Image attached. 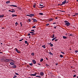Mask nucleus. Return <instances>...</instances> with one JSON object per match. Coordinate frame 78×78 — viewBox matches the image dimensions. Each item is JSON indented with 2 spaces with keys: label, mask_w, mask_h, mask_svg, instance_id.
Segmentation results:
<instances>
[{
  "label": "nucleus",
  "mask_w": 78,
  "mask_h": 78,
  "mask_svg": "<svg viewBox=\"0 0 78 78\" xmlns=\"http://www.w3.org/2000/svg\"><path fill=\"white\" fill-rule=\"evenodd\" d=\"M65 25H67V27H69V26H70V24L69 23V22H68V23H65Z\"/></svg>",
  "instance_id": "nucleus-1"
},
{
  "label": "nucleus",
  "mask_w": 78,
  "mask_h": 78,
  "mask_svg": "<svg viewBox=\"0 0 78 78\" xmlns=\"http://www.w3.org/2000/svg\"><path fill=\"white\" fill-rule=\"evenodd\" d=\"M16 50V52L18 53H20V51H19L17 50V48H15Z\"/></svg>",
  "instance_id": "nucleus-2"
},
{
  "label": "nucleus",
  "mask_w": 78,
  "mask_h": 78,
  "mask_svg": "<svg viewBox=\"0 0 78 78\" xmlns=\"http://www.w3.org/2000/svg\"><path fill=\"white\" fill-rule=\"evenodd\" d=\"M32 20H33V21L34 22H37V20H36L35 19L32 18Z\"/></svg>",
  "instance_id": "nucleus-3"
},
{
  "label": "nucleus",
  "mask_w": 78,
  "mask_h": 78,
  "mask_svg": "<svg viewBox=\"0 0 78 78\" xmlns=\"http://www.w3.org/2000/svg\"><path fill=\"white\" fill-rule=\"evenodd\" d=\"M9 12H15V10H14V9H12V11L10 10H9Z\"/></svg>",
  "instance_id": "nucleus-4"
},
{
  "label": "nucleus",
  "mask_w": 78,
  "mask_h": 78,
  "mask_svg": "<svg viewBox=\"0 0 78 78\" xmlns=\"http://www.w3.org/2000/svg\"><path fill=\"white\" fill-rule=\"evenodd\" d=\"M66 2H67V0H65L63 2H62V4L63 5H65V4L66 3Z\"/></svg>",
  "instance_id": "nucleus-5"
},
{
  "label": "nucleus",
  "mask_w": 78,
  "mask_h": 78,
  "mask_svg": "<svg viewBox=\"0 0 78 78\" xmlns=\"http://www.w3.org/2000/svg\"><path fill=\"white\" fill-rule=\"evenodd\" d=\"M12 67L13 69H15V68H16L17 67V66L16 65H14L13 66H12Z\"/></svg>",
  "instance_id": "nucleus-6"
},
{
  "label": "nucleus",
  "mask_w": 78,
  "mask_h": 78,
  "mask_svg": "<svg viewBox=\"0 0 78 78\" xmlns=\"http://www.w3.org/2000/svg\"><path fill=\"white\" fill-rule=\"evenodd\" d=\"M40 74L41 76H43L44 75V73H43L42 72H41L40 73Z\"/></svg>",
  "instance_id": "nucleus-7"
},
{
  "label": "nucleus",
  "mask_w": 78,
  "mask_h": 78,
  "mask_svg": "<svg viewBox=\"0 0 78 78\" xmlns=\"http://www.w3.org/2000/svg\"><path fill=\"white\" fill-rule=\"evenodd\" d=\"M32 62L34 64H35L36 63V61H35V60H32Z\"/></svg>",
  "instance_id": "nucleus-8"
},
{
  "label": "nucleus",
  "mask_w": 78,
  "mask_h": 78,
  "mask_svg": "<svg viewBox=\"0 0 78 78\" xmlns=\"http://www.w3.org/2000/svg\"><path fill=\"white\" fill-rule=\"evenodd\" d=\"M30 17H33V16H34V14H30Z\"/></svg>",
  "instance_id": "nucleus-9"
},
{
  "label": "nucleus",
  "mask_w": 78,
  "mask_h": 78,
  "mask_svg": "<svg viewBox=\"0 0 78 78\" xmlns=\"http://www.w3.org/2000/svg\"><path fill=\"white\" fill-rule=\"evenodd\" d=\"M53 18H50L49 19V21L51 22V21H53Z\"/></svg>",
  "instance_id": "nucleus-10"
},
{
  "label": "nucleus",
  "mask_w": 78,
  "mask_h": 78,
  "mask_svg": "<svg viewBox=\"0 0 78 78\" xmlns=\"http://www.w3.org/2000/svg\"><path fill=\"white\" fill-rule=\"evenodd\" d=\"M10 6H13V7H17V5H10Z\"/></svg>",
  "instance_id": "nucleus-11"
},
{
  "label": "nucleus",
  "mask_w": 78,
  "mask_h": 78,
  "mask_svg": "<svg viewBox=\"0 0 78 78\" xmlns=\"http://www.w3.org/2000/svg\"><path fill=\"white\" fill-rule=\"evenodd\" d=\"M5 62H9V59H6L5 60Z\"/></svg>",
  "instance_id": "nucleus-12"
},
{
  "label": "nucleus",
  "mask_w": 78,
  "mask_h": 78,
  "mask_svg": "<svg viewBox=\"0 0 78 78\" xmlns=\"http://www.w3.org/2000/svg\"><path fill=\"white\" fill-rule=\"evenodd\" d=\"M36 73H35V74H31L30 76H36Z\"/></svg>",
  "instance_id": "nucleus-13"
},
{
  "label": "nucleus",
  "mask_w": 78,
  "mask_h": 78,
  "mask_svg": "<svg viewBox=\"0 0 78 78\" xmlns=\"http://www.w3.org/2000/svg\"><path fill=\"white\" fill-rule=\"evenodd\" d=\"M9 61H12V62H15V61H14L12 59H9Z\"/></svg>",
  "instance_id": "nucleus-14"
},
{
  "label": "nucleus",
  "mask_w": 78,
  "mask_h": 78,
  "mask_svg": "<svg viewBox=\"0 0 78 78\" xmlns=\"http://www.w3.org/2000/svg\"><path fill=\"white\" fill-rule=\"evenodd\" d=\"M2 17H4V15H0V18H2Z\"/></svg>",
  "instance_id": "nucleus-15"
},
{
  "label": "nucleus",
  "mask_w": 78,
  "mask_h": 78,
  "mask_svg": "<svg viewBox=\"0 0 78 78\" xmlns=\"http://www.w3.org/2000/svg\"><path fill=\"white\" fill-rule=\"evenodd\" d=\"M9 3H10V1H7L6 2V3L7 4H8Z\"/></svg>",
  "instance_id": "nucleus-16"
},
{
  "label": "nucleus",
  "mask_w": 78,
  "mask_h": 78,
  "mask_svg": "<svg viewBox=\"0 0 78 78\" xmlns=\"http://www.w3.org/2000/svg\"><path fill=\"white\" fill-rule=\"evenodd\" d=\"M10 64H11V65H12V66L13 65H14V63L11 62V63H10Z\"/></svg>",
  "instance_id": "nucleus-17"
},
{
  "label": "nucleus",
  "mask_w": 78,
  "mask_h": 78,
  "mask_svg": "<svg viewBox=\"0 0 78 78\" xmlns=\"http://www.w3.org/2000/svg\"><path fill=\"white\" fill-rule=\"evenodd\" d=\"M67 37L65 36H63V39H67Z\"/></svg>",
  "instance_id": "nucleus-18"
},
{
  "label": "nucleus",
  "mask_w": 78,
  "mask_h": 78,
  "mask_svg": "<svg viewBox=\"0 0 78 78\" xmlns=\"http://www.w3.org/2000/svg\"><path fill=\"white\" fill-rule=\"evenodd\" d=\"M36 4H34V5H33V7L34 8H36Z\"/></svg>",
  "instance_id": "nucleus-19"
},
{
  "label": "nucleus",
  "mask_w": 78,
  "mask_h": 78,
  "mask_svg": "<svg viewBox=\"0 0 78 78\" xmlns=\"http://www.w3.org/2000/svg\"><path fill=\"white\" fill-rule=\"evenodd\" d=\"M31 55H32V56H34V53L32 52L31 54Z\"/></svg>",
  "instance_id": "nucleus-20"
},
{
  "label": "nucleus",
  "mask_w": 78,
  "mask_h": 78,
  "mask_svg": "<svg viewBox=\"0 0 78 78\" xmlns=\"http://www.w3.org/2000/svg\"><path fill=\"white\" fill-rule=\"evenodd\" d=\"M12 17H14L15 16H17L16 15H14V14H12Z\"/></svg>",
  "instance_id": "nucleus-21"
},
{
  "label": "nucleus",
  "mask_w": 78,
  "mask_h": 78,
  "mask_svg": "<svg viewBox=\"0 0 78 78\" xmlns=\"http://www.w3.org/2000/svg\"><path fill=\"white\" fill-rule=\"evenodd\" d=\"M44 61V59H43V58H42L41 59L40 62H42V61Z\"/></svg>",
  "instance_id": "nucleus-22"
},
{
  "label": "nucleus",
  "mask_w": 78,
  "mask_h": 78,
  "mask_svg": "<svg viewBox=\"0 0 78 78\" xmlns=\"http://www.w3.org/2000/svg\"><path fill=\"white\" fill-rule=\"evenodd\" d=\"M42 47L44 48H45V45H43Z\"/></svg>",
  "instance_id": "nucleus-23"
},
{
  "label": "nucleus",
  "mask_w": 78,
  "mask_h": 78,
  "mask_svg": "<svg viewBox=\"0 0 78 78\" xmlns=\"http://www.w3.org/2000/svg\"><path fill=\"white\" fill-rule=\"evenodd\" d=\"M43 13H39V15H41V16H42L43 15Z\"/></svg>",
  "instance_id": "nucleus-24"
},
{
  "label": "nucleus",
  "mask_w": 78,
  "mask_h": 78,
  "mask_svg": "<svg viewBox=\"0 0 78 78\" xmlns=\"http://www.w3.org/2000/svg\"><path fill=\"white\" fill-rule=\"evenodd\" d=\"M49 54H50V55H53V53H51V52H49Z\"/></svg>",
  "instance_id": "nucleus-25"
},
{
  "label": "nucleus",
  "mask_w": 78,
  "mask_h": 78,
  "mask_svg": "<svg viewBox=\"0 0 78 78\" xmlns=\"http://www.w3.org/2000/svg\"><path fill=\"white\" fill-rule=\"evenodd\" d=\"M49 45H50V47H53V44H49Z\"/></svg>",
  "instance_id": "nucleus-26"
},
{
  "label": "nucleus",
  "mask_w": 78,
  "mask_h": 78,
  "mask_svg": "<svg viewBox=\"0 0 78 78\" xmlns=\"http://www.w3.org/2000/svg\"><path fill=\"white\" fill-rule=\"evenodd\" d=\"M34 32H35V31H34V32H32V31L31 32H30V33H32V34H33V33H34Z\"/></svg>",
  "instance_id": "nucleus-27"
},
{
  "label": "nucleus",
  "mask_w": 78,
  "mask_h": 78,
  "mask_svg": "<svg viewBox=\"0 0 78 78\" xmlns=\"http://www.w3.org/2000/svg\"><path fill=\"white\" fill-rule=\"evenodd\" d=\"M45 7L44 6H42V7H40L39 8H41V9H42V8H43L44 7Z\"/></svg>",
  "instance_id": "nucleus-28"
},
{
  "label": "nucleus",
  "mask_w": 78,
  "mask_h": 78,
  "mask_svg": "<svg viewBox=\"0 0 78 78\" xmlns=\"http://www.w3.org/2000/svg\"><path fill=\"white\" fill-rule=\"evenodd\" d=\"M29 65H30V66H33V63H29Z\"/></svg>",
  "instance_id": "nucleus-29"
},
{
  "label": "nucleus",
  "mask_w": 78,
  "mask_h": 78,
  "mask_svg": "<svg viewBox=\"0 0 78 78\" xmlns=\"http://www.w3.org/2000/svg\"><path fill=\"white\" fill-rule=\"evenodd\" d=\"M60 58H63V55H60Z\"/></svg>",
  "instance_id": "nucleus-30"
},
{
  "label": "nucleus",
  "mask_w": 78,
  "mask_h": 78,
  "mask_svg": "<svg viewBox=\"0 0 78 78\" xmlns=\"http://www.w3.org/2000/svg\"><path fill=\"white\" fill-rule=\"evenodd\" d=\"M55 37V35L54 34L52 35V38H54Z\"/></svg>",
  "instance_id": "nucleus-31"
},
{
  "label": "nucleus",
  "mask_w": 78,
  "mask_h": 78,
  "mask_svg": "<svg viewBox=\"0 0 78 78\" xmlns=\"http://www.w3.org/2000/svg\"><path fill=\"white\" fill-rule=\"evenodd\" d=\"M36 77H38L39 78H41V76H36Z\"/></svg>",
  "instance_id": "nucleus-32"
},
{
  "label": "nucleus",
  "mask_w": 78,
  "mask_h": 78,
  "mask_svg": "<svg viewBox=\"0 0 78 78\" xmlns=\"http://www.w3.org/2000/svg\"><path fill=\"white\" fill-rule=\"evenodd\" d=\"M36 34L34 33H33L32 34H31L32 36H33V35H35Z\"/></svg>",
  "instance_id": "nucleus-33"
},
{
  "label": "nucleus",
  "mask_w": 78,
  "mask_h": 78,
  "mask_svg": "<svg viewBox=\"0 0 78 78\" xmlns=\"http://www.w3.org/2000/svg\"><path fill=\"white\" fill-rule=\"evenodd\" d=\"M73 76L74 78H75V77H76V74L74 75H73Z\"/></svg>",
  "instance_id": "nucleus-34"
},
{
  "label": "nucleus",
  "mask_w": 78,
  "mask_h": 78,
  "mask_svg": "<svg viewBox=\"0 0 78 78\" xmlns=\"http://www.w3.org/2000/svg\"><path fill=\"white\" fill-rule=\"evenodd\" d=\"M59 11H61V12H65V11H61V10H59Z\"/></svg>",
  "instance_id": "nucleus-35"
},
{
  "label": "nucleus",
  "mask_w": 78,
  "mask_h": 78,
  "mask_svg": "<svg viewBox=\"0 0 78 78\" xmlns=\"http://www.w3.org/2000/svg\"><path fill=\"white\" fill-rule=\"evenodd\" d=\"M64 22H65V23H68V22H68V21H64Z\"/></svg>",
  "instance_id": "nucleus-36"
},
{
  "label": "nucleus",
  "mask_w": 78,
  "mask_h": 78,
  "mask_svg": "<svg viewBox=\"0 0 78 78\" xmlns=\"http://www.w3.org/2000/svg\"><path fill=\"white\" fill-rule=\"evenodd\" d=\"M22 22H20V24L21 25V26L20 27H22Z\"/></svg>",
  "instance_id": "nucleus-37"
},
{
  "label": "nucleus",
  "mask_w": 78,
  "mask_h": 78,
  "mask_svg": "<svg viewBox=\"0 0 78 78\" xmlns=\"http://www.w3.org/2000/svg\"><path fill=\"white\" fill-rule=\"evenodd\" d=\"M32 28H36V26H33V27H32Z\"/></svg>",
  "instance_id": "nucleus-38"
},
{
  "label": "nucleus",
  "mask_w": 78,
  "mask_h": 78,
  "mask_svg": "<svg viewBox=\"0 0 78 78\" xmlns=\"http://www.w3.org/2000/svg\"><path fill=\"white\" fill-rule=\"evenodd\" d=\"M15 75H19V74H18V73H15Z\"/></svg>",
  "instance_id": "nucleus-39"
},
{
  "label": "nucleus",
  "mask_w": 78,
  "mask_h": 78,
  "mask_svg": "<svg viewBox=\"0 0 78 78\" xmlns=\"http://www.w3.org/2000/svg\"><path fill=\"white\" fill-rule=\"evenodd\" d=\"M28 20L29 21V22H31V19H29Z\"/></svg>",
  "instance_id": "nucleus-40"
},
{
  "label": "nucleus",
  "mask_w": 78,
  "mask_h": 78,
  "mask_svg": "<svg viewBox=\"0 0 78 78\" xmlns=\"http://www.w3.org/2000/svg\"><path fill=\"white\" fill-rule=\"evenodd\" d=\"M26 16H29V17H30V15H26Z\"/></svg>",
  "instance_id": "nucleus-41"
},
{
  "label": "nucleus",
  "mask_w": 78,
  "mask_h": 78,
  "mask_svg": "<svg viewBox=\"0 0 78 78\" xmlns=\"http://www.w3.org/2000/svg\"><path fill=\"white\" fill-rule=\"evenodd\" d=\"M58 41V39H56L55 40V42H56V41Z\"/></svg>",
  "instance_id": "nucleus-42"
},
{
  "label": "nucleus",
  "mask_w": 78,
  "mask_h": 78,
  "mask_svg": "<svg viewBox=\"0 0 78 78\" xmlns=\"http://www.w3.org/2000/svg\"><path fill=\"white\" fill-rule=\"evenodd\" d=\"M61 53H62V54H63V55H64V54H65V53H64V52H61Z\"/></svg>",
  "instance_id": "nucleus-43"
},
{
  "label": "nucleus",
  "mask_w": 78,
  "mask_h": 78,
  "mask_svg": "<svg viewBox=\"0 0 78 78\" xmlns=\"http://www.w3.org/2000/svg\"><path fill=\"white\" fill-rule=\"evenodd\" d=\"M25 44H27V41H25Z\"/></svg>",
  "instance_id": "nucleus-44"
},
{
  "label": "nucleus",
  "mask_w": 78,
  "mask_h": 78,
  "mask_svg": "<svg viewBox=\"0 0 78 78\" xmlns=\"http://www.w3.org/2000/svg\"><path fill=\"white\" fill-rule=\"evenodd\" d=\"M78 51L76 50V51H75V53H77V52H78Z\"/></svg>",
  "instance_id": "nucleus-45"
},
{
  "label": "nucleus",
  "mask_w": 78,
  "mask_h": 78,
  "mask_svg": "<svg viewBox=\"0 0 78 78\" xmlns=\"http://www.w3.org/2000/svg\"><path fill=\"white\" fill-rule=\"evenodd\" d=\"M15 25H18V23H17V22H16L15 23Z\"/></svg>",
  "instance_id": "nucleus-46"
},
{
  "label": "nucleus",
  "mask_w": 78,
  "mask_h": 78,
  "mask_svg": "<svg viewBox=\"0 0 78 78\" xmlns=\"http://www.w3.org/2000/svg\"><path fill=\"white\" fill-rule=\"evenodd\" d=\"M49 25V24H46V26H48Z\"/></svg>",
  "instance_id": "nucleus-47"
},
{
  "label": "nucleus",
  "mask_w": 78,
  "mask_h": 78,
  "mask_svg": "<svg viewBox=\"0 0 78 78\" xmlns=\"http://www.w3.org/2000/svg\"><path fill=\"white\" fill-rule=\"evenodd\" d=\"M56 38H57V37H55L54 38V39H56Z\"/></svg>",
  "instance_id": "nucleus-48"
},
{
  "label": "nucleus",
  "mask_w": 78,
  "mask_h": 78,
  "mask_svg": "<svg viewBox=\"0 0 78 78\" xmlns=\"http://www.w3.org/2000/svg\"><path fill=\"white\" fill-rule=\"evenodd\" d=\"M75 15H78V13H75Z\"/></svg>",
  "instance_id": "nucleus-49"
},
{
  "label": "nucleus",
  "mask_w": 78,
  "mask_h": 78,
  "mask_svg": "<svg viewBox=\"0 0 78 78\" xmlns=\"http://www.w3.org/2000/svg\"><path fill=\"white\" fill-rule=\"evenodd\" d=\"M39 6H43V5H42L41 4H40Z\"/></svg>",
  "instance_id": "nucleus-50"
},
{
  "label": "nucleus",
  "mask_w": 78,
  "mask_h": 78,
  "mask_svg": "<svg viewBox=\"0 0 78 78\" xmlns=\"http://www.w3.org/2000/svg\"><path fill=\"white\" fill-rule=\"evenodd\" d=\"M23 39H22L21 40H19V41H22Z\"/></svg>",
  "instance_id": "nucleus-51"
},
{
  "label": "nucleus",
  "mask_w": 78,
  "mask_h": 78,
  "mask_svg": "<svg viewBox=\"0 0 78 78\" xmlns=\"http://www.w3.org/2000/svg\"><path fill=\"white\" fill-rule=\"evenodd\" d=\"M31 31H34V30H31Z\"/></svg>",
  "instance_id": "nucleus-52"
},
{
  "label": "nucleus",
  "mask_w": 78,
  "mask_h": 78,
  "mask_svg": "<svg viewBox=\"0 0 78 78\" xmlns=\"http://www.w3.org/2000/svg\"><path fill=\"white\" fill-rule=\"evenodd\" d=\"M69 36H73V35H72V34H70L69 35Z\"/></svg>",
  "instance_id": "nucleus-53"
},
{
  "label": "nucleus",
  "mask_w": 78,
  "mask_h": 78,
  "mask_svg": "<svg viewBox=\"0 0 78 78\" xmlns=\"http://www.w3.org/2000/svg\"><path fill=\"white\" fill-rule=\"evenodd\" d=\"M30 34H28L27 35V36H30Z\"/></svg>",
  "instance_id": "nucleus-54"
},
{
  "label": "nucleus",
  "mask_w": 78,
  "mask_h": 78,
  "mask_svg": "<svg viewBox=\"0 0 78 78\" xmlns=\"http://www.w3.org/2000/svg\"><path fill=\"white\" fill-rule=\"evenodd\" d=\"M54 38H53L52 39V41H54Z\"/></svg>",
  "instance_id": "nucleus-55"
},
{
  "label": "nucleus",
  "mask_w": 78,
  "mask_h": 78,
  "mask_svg": "<svg viewBox=\"0 0 78 78\" xmlns=\"http://www.w3.org/2000/svg\"><path fill=\"white\" fill-rule=\"evenodd\" d=\"M14 77H15V78H16L17 77V76H16V75H14Z\"/></svg>",
  "instance_id": "nucleus-56"
},
{
  "label": "nucleus",
  "mask_w": 78,
  "mask_h": 78,
  "mask_svg": "<svg viewBox=\"0 0 78 78\" xmlns=\"http://www.w3.org/2000/svg\"><path fill=\"white\" fill-rule=\"evenodd\" d=\"M54 28H55V29H56V27H54Z\"/></svg>",
  "instance_id": "nucleus-57"
},
{
  "label": "nucleus",
  "mask_w": 78,
  "mask_h": 78,
  "mask_svg": "<svg viewBox=\"0 0 78 78\" xmlns=\"http://www.w3.org/2000/svg\"><path fill=\"white\" fill-rule=\"evenodd\" d=\"M46 66H47V67H48V66H49V65L46 64Z\"/></svg>",
  "instance_id": "nucleus-58"
},
{
  "label": "nucleus",
  "mask_w": 78,
  "mask_h": 78,
  "mask_svg": "<svg viewBox=\"0 0 78 78\" xmlns=\"http://www.w3.org/2000/svg\"><path fill=\"white\" fill-rule=\"evenodd\" d=\"M60 5L61 6H62V5H63V4H62H62H60Z\"/></svg>",
  "instance_id": "nucleus-59"
},
{
  "label": "nucleus",
  "mask_w": 78,
  "mask_h": 78,
  "mask_svg": "<svg viewBox=\"0 0 78 78\" xmlns=\"http://www.w3.org/2000/svg\"><path fill=\"white\" fill-rule=\"evenodd\" d=\"M46 58L47 59V60H48V58Z\"/></svg>",
  "instance_id": "nucleus-60"
},
{
  "label": "nucleus",
  "mask_w": 78,
  "mask_h": 78,
  "mask_svg": "<svg viewBox=\"0 0 78 78\" xmlns=\"http://www.w3.org/2000/svg\"><path fill=\"white\" fill-rule=\"evenodd\" d=\"M58 64V63H56L55 64L56 66H57Z\"/></svg>",
  "instance_id": "nucleus-61"
},
{
  "label": "nucleus",
  "mask_w": 78,
  "mask_h": 78,
  "mask_svg": "<svg viewBox=\"0 0 78 78\" xmlns=\"http://www.w3.org/2000/svg\"><path fill=\"white\" fill-rule=\"evenodd\" d=\"M56 23H53V24H56Z\"/></svg>",
  "instance_id": "nucleus-62"
},
{
  "label": "nucleus",
  "mask_w": 78,
  "mask_h": 78,
  "mask_svg": "<svg viewBox=\"0 0 78 78\" xmlns=\"http://www.w3.org/2000/svg\"><path fill=\"white\" fill-rule=\"evenodd\" d=\"M55 19H58V17H56V18H55Z\"/></svg>",
  "instance_id": "nucleus-63"
},
{
  "label": "nucleus",
  "mask_w": 78,
  "mask_h": 78,
  "mask_svg": "<svg viewBox=\"0 0 78 78\" xmlns=\"http://www.w3.org/2000/svg\"><path fill=\"white\" fill-rule=\"evenodd\" d=\"M27 45H29V43H27Z\"/></svg>",
  "instance_id": "nucleus-64"
}]
</instances>
